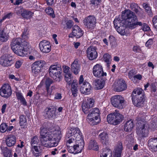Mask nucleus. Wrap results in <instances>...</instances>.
I'll use <instances>...</instances> for the list:
<instances>
[{
  "mask_svg": "<svg viewBox=\"0 0 157 157\" xmlns=\"http://www.w3.org/2000/svg\"><path fill=\"white\" fill-rule=\"evenodd\" d=\"M121 18L125 21L126 26L129 29H132L138 26L142 25L143 23L138 21V18L135 13L129 10H125L122 12ZM123 20H121L120 18H115L113 24L115 29L123 25Z\"/></svg>",
  "mask_w": 157,
  "mask_h": 157,
  "instance_id": "1",
  "label": "nucleus"
},
{
  "mask_svg": "<svg viewBox=\"0 0 157 157\" xmlns=\"http://www.w3.org/2000/svg\"><path fill=\"white\" fill-rule=\"evenodd\" d=\"M66 136L68 139L66 143L68 149V147L70 146L72 147L75 144L76 142L78 141L82 138V133L78 128H71L67 133Z\"/></svg>",
  "mask_w": 157,
  "mask_h": 157,
  "instance_id": "2",
  "label": "nucleus"
},
{
  "mask_svg": "<svg viewBox=\"0 0 157 157\" xmlns=\"http://www.w3.org/2000/svg\"><path fill=\"white\" fill-rule=\"evenodd\" d=\"M145 118V116H142L140 114L136 119L138 121L137 126L138 127L137 128L136 132L140 137H145L147 132L148 125L146 122L144 121Z\"/></svg>",
  "mask_w": 157,
  "mask_h": 157,
  "instance_id": "3",
  "label": "nucleus"
},
{
  "mask_svg": "<svg viewBox=\"0 0 157 157\" xmlns=\"http://www.w3.org/2000/svg\"><path fill=\"white\" fill-rule=\"evenodd\" d=\"M123 118V116L116 110L114 113L108 115L107 120L109 124L116 125L122 121Z\"/></svg>",
  "mask_w": 157,
  "mask_h": 157,
  "instance_id": "4",
  "label": "nucleus"
},
{
  "mask_svg": "<svg viewBox=\"0 0 157 157\" xmlns=\"http://www.w3.org/2000/svg\"><path fill=\"white\" fill-rule=\"evenodd\" d=\"M50 76L56 81H59L61 76V68L55 65H51L48 70Z\"/></svg>",
  "mask_w": 157,
  "mask_h": 157,
  "instance_id": "5",
  "label": "nucleus"
},
{
  "mask_svg": "<svg viewBox=\"0 0 157 157\" xmlns=\"http://www.w3.org/2000/svg\"><path fill=\"white\" fill-rule=\"evenodd\" d=\"M83 81V76L81 75L79 81V84L80 85V91L83 94H89L92 88L91 86L89 83Z\"/></svg>",
  "mask_w": 157,
  "mask_h": 157,
  "instance_id": "6",
  "label": "nucleus"
},
{
  "mask_svg": "<svg viewBox=\"0 0 157 157\" xmlns=\"http://www.w3.org/2000/svg\"><path fill=\"white\" fill-rule=\"evenodd\" d=\"M40 135L41 143L43 145L44 143L47 144L48 141L53 139L51 132H47L46 128L43 126L40 128Z\"/></svg>",
  "mask_w": 157,
  "mask_h": 157,
  "instance_id": "7",
  "label": "nucleus"
},
{
  "mask_svg": "<svg viewBox=\"0 0 157 157\" xmlns=\"http://www.w3.org/2000/svg\"><path fill=\"white\" fill-rule=\"evenodd\" d=\"M84 145L83 138H82L78 141L76 142L75 144L72 147L70 146L68 147V150L71 153L74 154L80 153L82 151Z\"/></svg>",
  "mask_w": 157,
  "mask_h": 157,
  "instance_id": "8",
  "label": "nucleus"
},
{
  "mask_svg": "<svg viewBox=\"0 0 157 157\" xmlns=\"http://www.w3.org/2000/svg\"><path fill=\"white\" fill-rule=\"evenodd\" d=\"M111 101L113 106L120 109L123 108L125 100L121 96L119 95H115L111 98Z\"/></svg>",
  "mask_w": 157,
  "mask_h": 157,
  "instance_id": "9",
  "label": "nucleus"
},
{
  "mask_svg": "<svg viewBox=\"0 0 157 157\" xmlns=\"http://www.w3.org/2000/svg\"><path fill=\"white\" fill-rule=\"evenodd\" d=\"M45 64V61L41 60L36 61L32 64V71L34 76H36L40 73L41 68Z\"/></svg>",
  "mask_w": 157,
  "mask_h": 157,
  "instance_id": "10",
  "label": "nucleus"
},
{
  "mask_svg": "<svg viewBox=\"0 0 157 157\" xmlns=\"http://www.w3.org/2000/svg\"><path fill=\"white\" fill-rule=\"evenodd\" d=\"M12 94V90L10 85L7 83L3 84L0 88V95L5 98L9 97Z\"/></svg>",
  "mask_w": 157,
  "mask_h": 157,
  "instance_id": "11",
  "label": "nucleus"
},
{
  "mask_svg": "<svg viewBox=\"0 0 157 157\" xmlns=\"http://www.w3.org/2000/svg\"><path fill=\"white\" fill-rule=\"evenodd\" d=\"M92 73L94 76L98 78L105 77L107 75L106 73L103 71V67L100 64H97L94 66Z\"/></svg>",
  "mask_w": 157,
  "mask_h": 157,
  "instance_id": "12",
  "label": "nucleus"
},
{
  "mask_svg": "<svg viewBox=\"0 0 157 157\" xmlns=\"http://www.w3.org/2000/svg\"><path fill=\"white\" fill-rule=\"evenodd\" d=\"M83 23L86 27L92 29L95 27L96 23V19L93 15H90L85 18Z\"/></svg>",
  "mask_w": 157,
  "mask_h": 157,
  "instance_id": "13",
  "label": "nucleus"
},
{
  "mask_svg": "<svg viewBox=\"0 0 157 157\" xmlns=\"http://www.w3.org/2000/svg\"><path fill=\"white\" fill-rule=\"evenodd\" d=\"M114 90L117 92H121L125 90L127 86L125 81L123 78L116 80L114 83Z\"/></svg>",
  "mask_w": 157,
  "mask_h": 157,
  "instance_id": "14",
  "label": "nucleus"
},
{
  "mask_svg": "<svg viewBox=\"0 0 157 157\" xmlns=\"http://www.w3.org/2000/svg\"><path fill=\"white\" fill-rule=\"evenodd\" d=\"M100 113H95L94 114L90 113L88 114L87 120V121L93 125L98 124L100 121Z\"/></svg>",
  "mask_w": 157,
  "mask_h": 157,
  "instance_id": "15",
  "label": "nucleus"
},
{
  "mask_svg": "<svg viewBox=\"0 0 157 157\" xmlns=\"http://www.w3.org/2000/svg\"><path fill=\"white\" fill-rule=\"evenodd\" d=\"M96 50V48L93 46H90L87 49V56L90 60H93L97 57L98 55Z\"/></svg>",
  "mask_w": 157,
  "mask_h": 157,
  "instance_id": "16",
  "label": "nucleus"
},
{
  "mask_svg": "<svg viewBox=\"0 0 157 157\" xmlns=\"http://www.w3.org/2000/svg\"><path fill=\"white\" fill-rule=\"evenodd\" d=\"M40 50L43 53H47L50 52L51 46L49 41L47 40H43L39 44Z\"/></svg>",
  "mask_w": 157,
  "mask_h": 157,
  "instance_id": "17",
  "label": "nucleus"
},
{
  "mask_svg": "<svg viewBox=\"0 0 157 157\" xmlns=\"http://www.w3.org/2000/svg\"><path fill=\"white\" fill-rule=\"evenodd\" d=\"M83 33V31L77 25H75L72 28V32L69 35V37L73 38L75 37L77 38L80 37Z\"/></svg>",
  "mask_w": 157,
  "mask_h": 157,
  "instance_id": "18",
  "label": "nucleus"
},
{
  "mask_svg": "<svg viewBox=\"0 0 157 157\" xmlns=\"http://www.w3.org/2000/svg\"><path fill=\"white\" fill-rule=\"evenodd\" d=\"M12 57L10 55H4L0 58V64L4 66H9L12 64Z\"/></svg>",
  "mask_w": 157,
  "mask_h": 157,
  "instance_id": "19",
  "label": "nucleus"
},
{
  "mask_svg": "<svg viewBox=\"0 0 157 157\" xmlns=\"http://www.w3.org/2000/svg\"><path fill=\"white\" fill-rule=\"evenodd\" d=\"M15 47V48L13 47V46H11L12 49L15 54L21 56H23L25 55V51L22 44H16Z\"/></svg>",
  "mask_w": 157,
  "mask_h": 157,
  "instance_id": "20",
  "label": "nucleus"
},
{
  "mask_svg": "<svg viewBox=\"0 0 157 157\" xmlns=\"http://www.w3.org/2000/svg\"><path fill=\"white\" fill-rule=\"evenodd\" d=\"M94 104V100L91 98L88 99L87 102H84L82 104V110L85 114L88 113L89 109L93 106Z\"/></svg>",
  "mask_w": 157,
  "mask_h": 157,
  "instance_id": "21",
  "label": "nucleus"
},
{
  "mask_svg": "<svg viewBox=\"0 0 157 157\" xmlns=\"http://www.w3.org/2000/svg\"><path fill=\"white\" fill-rule=\"evenodd\" d=\"M148 146L149 149L152 151H157V138H150L148 141Z\"/></svg>",
  "mask_w": 157,
  "mask_h": 157,
  "instance_id": "22",
  "label": "nucleus"
},
{
  "mask_svg": "<svg viewBox=\"0 0 157 157\" xmlns=\"http://www.w3.org/2000/svg\"><path fill=\"white\" fill-rule=\"evenodd\" d=\"M143 95L141 96L137 95L135 97H132L133 103L134 105L137 107H140L143 106L144 101Z\"/></svg>",
  "mask_w": 157,
  "mask_h": 157,
  "instance_id": "23",
  "label": "nucleus"
},
{
  "mask_svg": "<svg viewBox=\"0 0 157 157\" xmlns=\"http://www.w3.org/2000/svg\"><path fill=\"white\" fill-rule=\"evenodd\" d=\"M6 145L9 147H13L15 144L16 142L15 136L13 135H8L6 138Z\"/></svg>",
  "mask_w": 157,
  "mask_h": 157,
  "instance_id": "24",
  "label": "nucleus"
},
{
  "mask_svg": "<svg viewBox=\"0 0 157 157\" xmlns=\"http://www.w3.org/2000/svg\"><path fill=\"white\" fill-rule=\"evenodd\" d=\"M53 139H57L60 140L62 136L61 129L58 126H56L51 132Z\"/></svg>",
  "mask_w": 157,
  "mask_h": 157,
  "instance_id": "25",
  "label": "nucleus"
},
{
  "mask_svg": "<svg viewBox=\"0 0 157 157\" xmlns=\"http://www.w3.org/2000/svg\"><path fill=\"white\" fill-rule=\"evenodd\" d=\"M45 116L48 118H53L55 116L56 109L52 106L46 108L45 109Z\"/></svg>",
  "mask_w": 157,
  "mask_h": 157,
  "instance_id": "26",
  "label": "nucleus"
},
{
  "mask_svg": "<svg viewBox=\"0 0 157 157\" xmlns=\"http://www.w3.org/2000/svg\"><path fill=\"white\" fill-rule=\"evenodd\" d=\"M72 71L75 75H77L80 71V65L78 60L76 59L74 60L71 65Z\"/></svg>",
  "mask_w": 157,
  "mask_h": 157,
  "instance_id": "27",
  "label": "nucleus"
},
{
  "mask_svg": "<svg viewBox=\"0 0 157 157\" xmlns=\"http://www.w3.org/2000/svg\"><path fill=\"white\" fill-rule=\"evenodd\" d=\"M123 149L122 143L118 142L114 149V157H121Z\"/></svg>",
  "mask_w": 157,
  "mask_h": 157,
  "instance_id": "28",
  "label": "nucleus"
},
{
  "mask_svg": "<svg viewBox=\"0 0 157 157\" xmlns=\"http://www.w3.org/2000/svg\"><path fill=\"white\" fill-rule=\"evenodd\" d=\"M9 37L8 34L6 32L5 28L2 29L0 30V41L2 42L6 41Z\"/></svg>",
  "mask_w": 157,
  "mask_h": 157,
  "instance_id": "29",
  "label": "nucleus"
},
{
  "mask_svg": "<svg viewBox=\"0 0 157 157\" xmlns=\"http://www.w3.org/2000/svg\"><path fill=\"white\" fill-rule=\"evenodd\" d=\"M59 140L57 139H53L49 140L50 142L48 143H47V144H44V143L43 146L45 147H56L58 145Z\"/></svg>",
  "mask_w": 157,
  "mask_h": 157,
  "instance_id": "30",
  "label": "nucleus"
},
{
  "mask_svg": "<svg viewBox=\"0 0 157 157\" xmlns=\"http://www.w3.org/2000/svg\"><path fill=\"white\" fill-rule=\"evenodd\" d=\"M39 149V146L38 147L36 145L32 146L31 151L34 156L38 157L40 155L41 150Z\"/></svg>",
  "mask_w": 157,
  "mask_h": 157,
  "instance_id": "31",
  "label": "nucleus"
},
{
  "mask_svg": "<svg viewBox=\"0 0 157 157\" xmlns=\"http://www.w3.org/2000/svg\"><path fill=\"white\" fill-rule=\"evenodd\" d=\"M134 126L133 123L132 121L130 120L128 121L125 124L124 129L125 131L130 132L131 131Z\"/></svg>",
  "mask_w": 157,
  "mask_h": 157,
  "instance_id": "32",
  "label": "nucleus"
},
{
  "mask_svg": "<svg viewBox=\"0 0 157 157\" xmlns=\"http://www.w3.org/2000/svg\"><path fill=\"white\" fill-rule=\"evenodd\" d=\"M19 124L21 128H27V120L25 116L21 115L19 117Z\"/></svg>",
  "mask_w": 157,
  "mask_h": 157,
  "instance_id": "33",
  "label": "nucleus"
},
{
  "mask_svg": "<svg viewBox=\"0 0 157 157\" xmlns=\"http://www.w3.org/2000/svg\"><path fill=\"white\" fill-rule=\"evenodd\" d=\"M53 82V80L50 78H48L45 82L46 90L47 91V95H50L52 94V91L50 90V85Z\"/></svg>",
  "mask_w": 157,
  "mask_h": 157,
  "instance_id": "34",
  "label": "nucleus"
},
{
  "mask_svg": "<svg viewBox=\"0 0 157 157\" xmlns=\"http://www.w3.org/2000/svg\"><path fill=\"white\" fill-rule=\"evenodd\" d=\"M94 85L97 89H101L103 88L105 84V82L102 79L95 80L94 82Z\"/></svg>",
  "mask_w": 157,
  "mask_h": 157,
  "instance_id": "35",
  "label": "nucleus"
},
{
  "mask_svg": "<svg viewBox=\"0 0 157 157\" xmlns=\"http://www.w3.org/2000/svg\"><path fill=\"white\" fill-rule=\"evenodd\" d=\"M98 144L95 140H91L90 141L88 146L89 149L97 151L98 150Z\"/></svg>",
  "mask_w": 157,
  "mask_h": 157,
  "instance_id": "36",
  "label": "nucleus"
},
{
  "mask_svg": "<svg viewBox=\"0 0 157 157\" xmlns=\"http://www.w3.org/2000/svg\"><path fill=\"white\" fill-rule=\"evenodd\" d=\"M33 14L34 13L33 12L25 10L21 13V15L24 18L28 19L32 17Z\"/></svg>",
  "mask_w": 157,
  "mask_h": 157,
  "instance_id": "37",
  "label": "nucleus"
},
{
  "mask_svg": "<svg viewBox=\"0 0 157 157\" xmlns=\"http://www.w3.org/2000/svg\"><path fill=\"white\" fill-rule=\"evenodd\" d=\"M112 156L111 150L106 148L103 150V151L100 155V157H112Z\"/></svg>",
  "mask_w": 157,
  "mask_h": 157,
  "instance_id": "38",
  "label": "nucleus"
},
{
  "mask_svg": "<svg viewBox=\"0 0 157 157\" xmlns=\"http://www.w3.org/2000/svg\"><path fill=\"white\" fill-rule=\"evenodd\" d=\"M99 137L102 142L104 144H105L108 140V135L106 132L101 133L99 135Z\"/></svg>",
  "mask_w": 157,
  "mask_h": 157,
  "instance_id": "39",
  "label": "nucleus"
},
{
  "mask_svg": "<svg viewBox=\"0 0 157 157\" xmlns=\"http://www.w3.org/2000/svg\"><path fill=\"white\" fill-rule=\"evenodd\" d=\"M101 0H90V5L92 9L98 8L101 2Z\"/></svg>",
  "mask_w": 157,
  "mask_h": 157,
  "instance_id": "40",
  "label": "nucleus"
},
{
  "mask_svg": "<svg viewBox=\"0 0 157 157\" xmlns=\"http://www.w3.org/2000/svg\"><path fill=\"white\" fill-rule=\"evenodd\" d=\"M143 92V90L141 88H139L135 89L132 92V97H136L137 95L140 96H141V95H143L142 94Z\"/></svg>",
  "mask_w": 157,
  "mask_h": 157,
  "instance_id": "41",
  "label": "nucleus"
},
{
  "mask_svg": "<svg viewBox=\"0 0 157 157\" xmlns=\"http://www.w3.org/2000/svg\"><path fill=\"white\" fill-rule=\"evenodd\" d=\"M22 44V40L21 38H17L13 39L10 45L13 46V47H15V46L16 44Z\"/></svg>",
  "mask_w": 157,
  "mask_h": 157,
  "instance_id": "42",
  "label": "nucleus"
},
{
  "mask_svg": "<svg viewBox=\"0 0 157 157\" xmlns=\"http://www.w3.org/2000/svg\"><path fill=\"white\" fill-rule=\"evenodd\" d=\"M65 80L68 84L70 85L72 80V76L71 74L64 75Z\"/></svg>",
  "mask_w": 157,
  "mask_h": 157,
  "instance_id": "43",
  "label": "nucleus"
},
{
  "mask_svg": "<svg viewBox=\"0 0 157 157\" xmlns=\"http://www.w3.org/2000/svg\"><path fill=\"white\" fill-rule=\"evenodd\" d=\"M71 87L72 95L74 97H75L77 96V94L78 93L77 85L73 82L71 84Z\"/></svg>",
  "mask_w": 157,
  "mask_h": 157,
  "instance_id": "44",
  "label": "nucleus"
},
{
  "mask_svg": "<svg viewBox=\"0 0 157 157\" xmlns=\"http://www.w3.org/2000/svg\"><path fill=\"white\" fill-rule=\"evenodd\" d=\"M45 11L49 15L52 17L53 18L55 17V16L54 11L51 7H48L46 8L45 10Z\"/></svg>",
  "mask_w": 157,
  "mask_h": 157,
  "instance_id": "45",
  "label": "nucleus"
},
{
  "mask_svg": "<svg viewBox=\"0 0 157 157\" xmlns=\"http://www.w3.org/2000/svg\"><path fill=\"white\" fill-rule=\"evenodd\" d=\"M130 8L132 11H135L136 13H137L139 11V7L136 3H132L130 5Z\"/></svg>",
  "mask_w": 157,
  "mask_h": 157,
  "instance_id": "46",
  "label": "nucleus"
},
{
  "mask_svg": "<svg viewBox=\"0 0 157 157\" xmlns=\"http://www.w3.org/2000/svg\"><path fill=\"white\" fill-rule=\"evenodd\" d=\"M4 156L5 157H11V152L6 147L2 150Z\"/></svg>",
  "mask_w": 157,
  "mask_h": 157,
  "instance_id": "47",
  "label": "nucleus"
},
{
  "mask_svg": "<svg viewBox=\"0 0 157 157\" xmlns=\"http://www.w3.org/2000/svg\"><path fill=\"white\" fill-rule=\"evenodd\" d=\"M7 124L5 123H2L0 125V131L1 132H5L7 130Z\"/></svg>",
  "mask_w": 157,
  "mask_h": 157,
  "instance_id": "48",
  "label": "nucleus"
},
{
  "mask_svg": "<svg viewBox=\"0 0 157 157\" xmlns=\"http://www.w3.org/2000/svg\"><path fill=\"white\" fill-rule=\"evenodd\" d=\"M38 143L39 140L37 136H35L31 138L30 143L32 146L35 144L37 145Z\"/></svg>",
  "mask_w": 157,
  "mask_h": 157,
  "instance_id": "49",
  "label": "nucleus"
},
{
  "mask_svg": "<svg viewBox=\"0 0 157 157\" xmlns=\"http://www.w3.org/2000/svg\"><path fill=\"white\" fill-rule=\"evenodd\" d=\"M117 32L122 35H124L125 34L124 27L123 25L116 29Z\"/></svg>",
  "mask_w": 157,
  "mask_h": 157,
  "instance_id": "50",
  "label": "nucleus"
},
{
  "mask_svg": "<svg viewBox=\"0 0 157 157\" xmlns=\"http://www.w3.org/2000/svg\"><path fill=\"white\" fill-rule=\"evenodd\" d=\"M105 62H111V58L110 55L108 54H105L103 56Z\"/></svg>",
  "mask_w": 157,
  "mask_h": 157,
  "instance_id": "51",
  "label": "nucleus"
},
{
  "mask_svg": "<svg viewBox=\"0 0 157 157\" xmlns=\"http://www.w3.org/2000/svg\"><path fill=\"white\" fill-rule=\"evenodd\" d=\"M28 35L27 30L26 29H25L21 34L22 38L25 40H27L28 38Z\"/></svg>",
  "mask_w": 157,
  "mask_h": 157,
  "instance_id": "52",
  "label": "nucleus"
},
{
  "mask_svg": "<svg viewBox=\"0 0 157 157\" xmlns=\"http://www.w3.org/2000/svg\"><path fill=\"white\" fill-rule=\"evenodd\" d=\"M64 75L71 74L70 70V67L67 66H64L63 67Z\"/></svg>",
  "mask_w": 157,
  "mask_h": 157,
  "instance_id": "53",
  "label": "nucleus"
},
{
  "mask_svg": "<svg viewBox=\"0 0 157 157\" xmlns=\"http://www.w3.org/2000/svg\"><path fill=\"white\" fill-rule=\"evenodd\" d=\"M66 25L67 28L70 29L73 25V22L71 20H67L66 22Z\"/></svg>",
  "mask_w": 157,
  "mask_h": 157,
  "instance_id": "54",
  "label": "nucleus"
},
{
  "mask_svg": "<svg viewBox=\"0 0 157 157\" xmlns=\"http://www.w3.org/2000/svg\"><path fill=\"white\" fill-rule=\"evenodd\" d=\"M23 63V61L22 60H19L17 61L15 64V67L16 68H19L22 64Z\"/></svg>",
  "mask_w": 157,
  "mask_h": 157,
  "instance_id": "55",
  "label": "nucleus"
},
{
  "mask_svg": "<svg viewBox=\"0 0 157 157\" xmlns=\"http://www.w3.org/2000/svg\"><path fill=\"white\" fill-rule=\"evenodd\" d=\"M142 29L144 31H146L150 30V28L147 24L144 23L142 27Z\"/></svg>",
  "mask_w": 157,
  "mask_h": 157,
  "instance_id": "56",
  "label": "nucleus"
},
{
  "mask_svg": "<svg viewBox=\"0 0 157 157\" xmlns=\"http://www.w3.org/2000/svg\"><path fill=\"white\" fill-rule=\"evenodd\" d=\"M90 113L93 114L95 113H100V112L99 109L98 108H95L90 110Z\"/></svg>",
  "mask_w": 157,
  "mask_h": 157,
  "instance_id": "57",
  "label": "nucleus"
},
{
  "mask_svg": "<svg viewBox=\"0 0 157 157\" xmlns=\"http://www.w3.org/2000/svg\"><path fill=\"white\" fill-rule=\"evenodd\" d=\"M153 43V40L151 39H150L146 42L145 45L146 47H150Z\"/></svg>",
  "mask_w": 157,
  "mask_h": 157,
  "instance_id": "58",
  "label": "nucleus"
},
{
  "mask_svg": "<svg viewBox=\"0 0 157 157\" xmlns=\"http://www.w3.org/2000/svg\"><path fill=\"white\" fill-rule=\"evenodd\" d=\"M62 98V94L60 93H57L55 95L54 99L57 100L61 99Z\"/></svg>",
  "mask_w": 157,
  "mask_h": 157,
  "instance_id": "59",
  "label": "nucleus"
},
{
  "mask_svg": "<svg viewBox=\"0 0 157 157\" xmlns=\"http://www.w3.org/2000/svg\"><path fill=\"white\" fill-rule=\"evenodd\" d=\"M16 96L17 99L20 100L24 98L22 96V94L19 92L16 93Z\"/></svg>",
  "mask_w": 157,
  "mask_h": 157,
  "instance_id": "60",
  "label": "nucleus"
},
{
  "mask_svg": "<svg viewBox=\"0 0 157 157\" xmlns=\"http://www.w3.org/2000/svg\"><path fill=\"white\" fill-rule=\"evenodd\" d=\"M13 14L11 13H10L6 15L3 18V20H4L6 18H10L12 17Z\"/></svg>",
  "mask_w": 157,
  "mask_h": 157,
  "instance_id": "61",
  "label": "nucleus"
},
{
  "mask_svg": "<svg viewBox=\"0 0 157 157\" xmlns=\"http://www.w3.org/2000/svg\"><path fill=\"white\" fill-rule=\"evenodd\" d=\"M6 107L7 105L6 104H4L2 105L1 109V112L2 114H3L5 112Z\"/></svg>",
  "mask_w": 157,
  "mask_h": 157,
  "instance_id": "62",
  "label": "nucleus"
},
{
  "mask_svg": "<svg viewBox=\"0 0 157 157\" xmlns=\"http://www.w3.org/2000/svg\"><path fill=\"white\" fill-rule=\"evenodd\" d=\"M133 51L135 52H139L140 51L139 47L137 46H135L133 48Z\"/></svg>",
  "mask_w": 157,
  "mask_h": 157,
  "instance_id": "63",
  "label": "nucleus"
},
{
  "mask_svg": "<svg viewBox=\"0 0 157 157\" xmlns=\"http://www.w3.org/2000/svg\"><path fill=\"white\" fill-rule=\"evenodd\" d=\"M152 22L154 25L157 24V15L154 16L152 19Z\"/></svg>",
  "mask_w": 157,
  "mask_h": 157,
  "instance_id": "64",
  "label": "nucleus"
}]
</instances>
